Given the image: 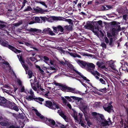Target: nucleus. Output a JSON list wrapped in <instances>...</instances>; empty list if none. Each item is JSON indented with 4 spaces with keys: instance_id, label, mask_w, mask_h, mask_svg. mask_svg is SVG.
I'll return each instance as SVG.
<instances>
[{
    "instance_id": "nucleus-1",
    "label": "nucleus",
    "mask_w": 128,
    "mask_h": 128,
    "mask_svg": "<svg viewBox=\"0 0 128 128\" xmlns=\"http://www.w3.org/2000/svg\"><path fill=\"white\" fill-rule=\"evenodd\" d=\"M70 98L77 100V104L80 107L81 110L84 113L85 119L86 122L90 120L88 114L86 112L87 110V105L82 98L75 96H70Z\"/></svg>"
},
{
    "instance_id": "nucleus-2",
    "label": "nucleus",
    "mask_w": 128,
    "mask_h": 128,
    "mask_svg": "<svg viewBox=\"0 0 128 128\" xmlns=\"http://www.w3.org/2000/svg\"><path fill=\"white\" fill-rule=\"evenodd\" d=\"M20 90L21 92H24L26 94L25 98L27 100L30 101L34 99L41 104H42V102L44 101V99L40 98H36L34 92L32 89H31L29 91H28L25 89L24 86H20Z\"/></svg>"
},
{
    "instance_id": "nucleus-3",
    "label": "nucleus",
    "mask_w": 128,
    "mask_h": 128,
    "mask_svg": "<svg viewBox=\"0 0 128 128\" xmlns=\"http://www.w3.org/2000/svg\"><path fill=\"white\" fill-rule=\"evenodd\" d=\"M92 116H94L100 122V126H101L107 127L112 124L110 118H108V120H107L104 119L102 114L95 112H92Z\"/></svg>"
},
{
    "instance_id": "nucleus-4",
    "label": "nucleus",
    "mask_w": 128,
    "mask_h": 128,
    "mask_svg": "<svg viewBox=\"0 0 128 128\" xmlns=\"http://www.w3.org/2000/svg\"><path fill=\"white\" fill-rule=\"evenodd\" d=\"M17 56L18 58L19 61L20 62L23 67L24 68L26 73H27L29 76V78H31L33 75V73L31 70H28V72L27 70H28V66L25 64L24 60L23 59L22 57L21 56L17 55Z\"/></svg>"
},
{
    "instance_id": "nucleus-5",
    "label": "nucleus",
    "mask_w": 128,
    "mask_h": 128,
    "mask_svg": "<svg viewBox=\"0 0 128 128\" xmlns=\"http://www.w3.org/2000/svg\"><path fill=\"white\" fill-rule=\"evenodd\" d=\"M86 66H87V70L91 72L94 76H95L96 74L98 76L100 75V74L97 71L94 70L95 68V66L94 64L92 63H88Z\"/></svg>"
},
{
    "instance_id": "nucleus-6",
    "label": "nucleus",
    "mask_w": 128,
    "mask_h": 128,
    "mask_svg": "<svg viewBox=\"0 0 128 128\" xmlns=\"http://www.w3.org/2000/svg\"><path fill=\"white\" fill-rule=\"evenodd\" d=\"M45 105L46 106L52 110L60 108V107L58 104L54 102L52 103V102L50 101H46Z\"/></svg>"
},
{
    "instance_id": "nucleus-7",
    "label": "nucleus",
    "mask_w": 128,
    "mask_h": 128,
    "mask_svg": "<svg viewBox=\"0 0 128 128\" xmlns=\"http://www.w3.org/2000/svg\"><path fill=\"white\" fill-rule=\"evenodd\" d=\"M75 71L78 74V75H76V76L75 78L76 79L79 80L84 86L86 88V84L84 83H83V82H82L80 79L78 78H82L84 80H85L87 82H89L90 81V80L88 79H87L86 77L84 76L82 74H81L80 72H78V71L76 70H75Z\"/></svg>"
},
{
    "instance_id": "nucleus-8",
    "label": "nucleus",
    "mask_w": 128,
    "mask_h": 128,
    "mask_svg": "<svg viewBox=\"0 0 128 128\" xmlns=\"http://www.w3.org/2000/svg\"><path fill=\"white\" fill-rule=\"evenodd\" d=\"M2 45L4 46L8 47L13 51L16 53H20L21 52L20 50L16 49L14 46L8 44V42H2L1 43Z\"/></svg>"
},
{
    "instance_id": "nucleus-9",
    "label": "nucleus",
    "mask_w": 128,
    "mask_h": 128,
    "mask_svg": "<svg viewBox=\"0 0 128 128\" xmlns=\"http://www.w3.org/2000/svg\"><path fill=\"white\" fill-rule=\"evenodd\" d=\"M66 91L70 92L74 94H79L82 96H83L84 94H87L88 93L86 90L85 91V93H82L81 92L76 90L75 88H72L68 86Z\"/></svg>"
},
{
    "instance_id": "nucleus-10",
    "label": "nucleus",
    "mask_w": 128,
    "mask_h": 128,
    "mask_svg": "<svg viewBox=\"0 0 128 128\" xmlns=\"http://www.w3.org/2000/svg\"><path fill=\"white\" fill-rule=\"evenodd\" d=\"M102 23V22L101 20H100L97 22L96 24L97 26L96 27H95V28L93 30V32L95 33L96 34H98L99 32H100L102 35L103 34L102 30L99 28V26H100Z\"/></svg>"
},
{
    "instance_id": "nucleus-11",
    "label": "nucleus",
    "mask_w": 128,
    "mask_h": 128,
    "mask_svg": "<svg viewBox=\"0 0 128 128\" xmlns=\"http://www.w3.org/2000/svg\"><path fill=\"white\" fill-rule=\"evenodd\" d=\"M45 122L47 125L53 128L57 127V124H56L54 121L52 119H46Z\"/></svg>"
},
{
    "instance_id": "nucleus-12",
    "label": "nucleus",
    "mask_w": 128,
    "mask_h": 128,
    "mask_svg": "<svg viewBox=\"0 0 128 128\" xmlns=\"http://www.w3.org/2000/svg\"><path fill=\"white\" fill-rule=\"evenodd\" d=\"M112 102H110L108 104V105H107L105 104V105L103 106V108L104 110L107 111L108 112L110 113L113 111V107L111 104Z\"/></svg>"
},
{
    "instance_id": "nucleus-13",
    "label": "nucleus",
    "mask_w": 128,
    "mask_h": 128,
    "mask_svg": "<svg viewBox=\"0 0 128 128\" xmlns=\"http://www.w3.org/2000/svg\"><path fill=\"white\" fill-rule=\"evenodd\" d=\"M52 28L54 32H57L58 31H60L62 32H64V29L63 28L60 26L59 25L57 27L53 26Z\"/></svg>"
},
{
    "instance_id": "nucleus-14",
    "label": "nucleus",
    "mask_w": 128,
    "mask_h": 128,
    "mask_svg": "<svg viewBox=\"0 0 128 128\" xmlns=\"http://www.w3.org/2000/svg\"><path fill=\"white\" fill-rule=\"evenodd\" d=\"M8 106V108L10 109L13 110L17 112L19 110V109L16 105L13 103L11 102L10 106Z\"/></svg>"
},
{
    "instance_id": "nucleus-15",
    "label": "nucleus",
    "mask_w": 128,
    "mask_h": 128,
    "mask_svg": "<svg viewBox=\"0 0 128 128\" xmlns=\"http://www.w3.org/2000/svg\"><path fill=\"white\" fill-rule=\"evenodd\" d=\"M76 60L78 64L82 68H84L86 66L87 63L84 61L78 60Z\"/></svg>"
},
{
    "instance_id": "nucleus-16",
    "label": "nucleus",
    "mask_w": 128,
    "mask_h": 128,
    "mask_svg": "<svg viewBox=\"0 0 128 128\" xmlns=\"http://www.w3.org/2000/svg\"><path fill=\"white\" fill-rule=\"evenodd\" d=\"M107 63L108 64L109 66L108 68L110 67L113 70L115 71L116 70V69L115 66L114 65V61L112 60H110L107 62Z\"/></svg>"
},
{
    "instance_id": "nucleus-17",
    "label": "nucleus",
    "mask_w": 128,
    "mask_h": 128,
    "mask_svg": "<svg viewBox=\"0 0 128 128\" xmlns=\"http://www.w3.org/2000/svg\"><path fill=\"white\" fill-rule=\"evenodd\" d=\"M0 124L2 126H7L9 124V120L6 118H4L3 120L0 122Z\"/></svg>"
},
{
    "instance_id": "nucleus-18",
    "label": "nucleus",
    "mask_w": 128,
    "mask_h": 128,
    "mask_svg": "<svg viewBox=\"0 0 128 128\" xmlns=\"http://www.w3.org/2000/svg\"><path fill=\"white\" fill-rule=\"evenodd\" d=\"M58 113L64 120L66 122H68V118L66 116L64 115L62 111L61 110H58Z\"/></svg>"
},
{
    "instance_id": "nucleus-19",
    "label": "nucleus",
    "mask_w": 128,
    "mask_h": 128,
    "mask_svg": "<svg viewBox=\"0 0 128 128\" xmlns=\"http://www.w3.org/2000/svg\"><path fill=\"white\" fill-rule=\"evenodd\" d=\"M2 60L4 61V62H3V63L4 64H5L6 65V67L8 68H9V70H11V67L10 66L9 63L8 62L4 61V60ZM12 70V72L11 73L12 75L14 76L15 77H16V75L15 73Z\"/></svg>"
},
{
    "instance_id": "nucleus-20",
    "label": "nucleus",
    "mask_w": 128,
    "mask_h": 128,
    "mask_svg": "<svg viewBox=\"0 0 128 128\" xmlns=\"http://www.w3.org/2000/svg\"><path fill=\"white\" fill-rule=\"evenodd\" d=\"M8 128H22L24 126V124H23V125L21 127L18 126L16 123L9 124Z\"/></svg>"
},
{
    "instance_id": "nucleus-21",
    "label": "nucleus",
    "mask_w": 128,
    "mask_h": 128,
    "mask_svg": "<svg viewBox=\"0 0 128 128\" xmlns=\"http://www.w3.org/2000/svg\"><path fill=\"white\" fill-rule=\"evenodd\" d=\"M2 89L3 92L6 93L11 96H13L11 94L13 92V91L12 90V89H8V90L4 88H2Z\"/></svg>"
},
{
    "instance_id": "nucleus-22",
    "label": "nucleus",
    "mask_w": 128,
    "mask_h": 128,
    "mask_svg": "<svg viewBox=\"0 0 128 128\" xmlns=\"http://www.w3.org/2000/svg\"><path fill=\"white\" fill-rule=\"evenodd\" d=\"M7 100L4 97H0V105L4 107Z\"/></svg>"
},
{
    "instance_id": "nucleus-23",
    "label": "nucleus",
    "mask_w": 128,
    "mask_h": 128,
    "mask_svg": "<svg viewBox=\"0 0 128 128\" xmlns=\"http://www.w3.org/2000/svg\"><path fill=\"white\" fill-rule=\"evenodd\" d=\"M82 114L81 113H79L78 116H75L74 117V119L77 122L79 121H81L82 120Z\"/></svg>"
},
{
    "instance_id": "nucleus-24",
    "label": "nucleus",
    "mask_w": 128,
    "mask_h": 128,
    "mask_svg": "<svg viewBox=\"0 0 128 128\" xmlns=\"http://www.w3.org/2000/svg\"><path fill=\"white\" fill-rule=\"evenodd\" d=\"M8 26L6 24H1L0 25V29L4 31H6L8 28Z\"/></svg>"
},
{
    "instance_id": "nucleus-25",
    "label": "nucleus",
    "mask_w": 128,
    "mask_h": 128,
    "mask_svg": "<svg viewBox=\"0 0 128 128\" xmlns=\"http://www.w3.org/2000/svg\"><path fill=\"white\" fill-rule=\"evenodd\" d=\"M62 100L63 101V103L66 105H67L70 109H71L72 107L71 105L68 103L66 99L65 98H62Z\"/></svg>"
},
{
    "instance_id": "nucleus-26",
    "label": "nucleus",
    "mask_w": 128,
    "mask_h": 128,
    "mask_svg": "<svg viewBox=\"0 0 128 128\" xmlns=\"http://www.w3.org/2000/svg\"><path fill=\"white\" fill-rule=\"evenodd\" d=\"M34 110L36 114L40 118L43 120L45 119V118H44V117L41 114L38 112L37 110L36 109H34Z\"/></svg>"
},
{
    "instance_id": "nucleus-27",
    "label": "nucleus",
    "mask_w": 128,
    "mask_h": 128,
    "mask_svg": "<svg viewBox=\"0 0 128 128\" xmlns=\"http://www.w3.org/2000/svg\"><path fill=\"white\" fill-rule=\"evenodd\" d=\"M111 7L109 6H103L101 7V10H107L111 8Z\"/></svg>"
},
{
    "instance_id": "nucleus-28",
    "label": "nucleus",
    "mask_w": 128,
    "mask_h": 128,
    "mask_svg": "<svg viewBox=\"0 0 128 128\" xmlns=\"http://www.w3.org/2000/svg\"><path fill=\"white\" fill-rule=\"evenodd\" d=\"M95 4L98 5V4L104 3L105 2V0H95Z\"/></svg>"
},
{
    "instance_id": "nucleus-29",
    "label": "nucleus",
    "mask_w": 128,
    "mask_h": 128,
    "mask_svg": "<svg viewBox=\"0 0 128 128\" xmlns=\"http://www.w3.org/2000/svg\"><path fill=\"white\" fill-rule=\"evenodd\" d=\"M42 59L47 64L50 65L48 64V62H50L49 59L48 57L44 56L42 57Z\"/></svg>"
},
{
    "instance_id": "nucleus-30",
    "label": "nucleus",
    "mask_w": 128,
    "mask_h": 128,
    "mask_svg": "<svg viewBox=\"0 0 128 128\" xmlns=\"http://www.w3.org/2000/svg\"><path fill=\"white\" fill-rule=\"evenodd\" d=\"M120 123L122 126L124 127L123 128H128V122H126L124 124L122 121H121Z\"/></svg>"
},
{
    "instance_id": "nucleus-31",
    "label": "nucleus",
    "mask_w": 128,
    "mask_h": 128,
    "mask_svg": "<svg viewBox=\"0 0 128 128\" xmlns=\"http://www.w3.org/2000/svg\"><path fill=\"white\" fill-rule=\"evenodd\" d=\"M78 122H79V123L81 124V126L84 128H86V123L84 121H82V120H81V121H79Z\"/></svg>"
},
{
    "instance_id": "nucleus-32",
    "label": "nucleus",
    "mask_w": 128,
    "mask_h": 128,
    "mask_svg": "<svg viewBox=\"0 0 128 128\" xmlns=\"http://www.w3.org/2000/svg\"><path fill=\"white\" fill-rule=\"evenodd\" d=\"M57 127H60L61 128H67L66 126H64L59 122H57Z\"/></svg>"
},
{
    "instance_id": "nucleus-33",
    "label": "nucleus",
    "mask_w": 128,
    "mask_h": 128,
    "mask_svg": "<svg viewBox=\"0 0 128 128\" xmlns=\"http://www.w3.org/2000/svg\"><path fill=\"white\" fill-rule=\"evenodd\" d=\"M57 127H60L61 128H67L66 126H64L59 122H57Z\"/></svg>"
},
{
    "instance_id": "nucleus-34",
    "label": "nucleus",
    "mask_w": 128,
    "mask_h": 128,
    "mask_svg": "<svg viewBox=\"0 0 128 128\" xmlns=\"http://www.w3.org/2000/svg\"><path fill=\"white\" fill-rule=\"evenodd\" d=\"M64 27L67 30H72V25L66 26H64Z\"/></svg>"
},
{
    "instance_id": "nucleus-35",
    "label": "nucleus",
    "mask_w": 128,
    "mask_h": 128,
    "mask_svg": "<svg viewBox=\"0 0 128 128\" xmlns=\"http://www.w3.org/2000/svg\"><path fill=\"white\" fill-rule=\"evenodd\" d=\"M53 19H54V20H63V19H64V18L62 17L58 16V17H54Z\"/></svg>"
},
{
    "instance_id": "nucleus-36",
    "label": "nucleus",
    "mask_w": 128,
    "mask_h": 128,
    "mask_svg": "<svg viewBox=\"0 0 128 128\" xmlns=\"http://www.w3.org/2000/svg\"><path fill=\"white\" fill-rule=\"evenodd\" d=\"M34 22L36 23H40L41 22L40 18L38 17H36L34 18Z\"/></svg>"
},
{
    "instance_id": "nucleus-37",
    "label": "nucleus",
    "mask_w": 128,
    "mask_h": 128,
    "mask_svg": "<svg viewBox=\"0 0 128 128\" xmlns=\"http://www.w3.org/2000/svg\"><path fill=\"white\" fill-rule=\"evenodd\" d=\"M50 30V28H47L44 29L43 30V32L44 33H48Z\"/></svg>"
},
{
    "instance_id": "nucleus-38",
    "label": "nucleus",
    "mask_w": 128,
    "mask_h": 128,
    "mask_svg": "<svg viewBox=\"0 0 128 128\" xmlns=\"http://www.w3.org/2000/svg\"><path fill=\"white\" fill-rule=\"evenodd\" d=\"M80 54L83 56H91L92 55L88 53H85L84 52H80Z\"/></svg>"
},
{
    "instance_id": "nucleus-39",
    "label": "nucleus",
    "mask_w": 128,
    "mask_h": 128,
    "mask_svg": "<svg viewBox=\"0 0 128 128\" xmlns=\"http://www.w3.org/2000/svg\"><path fill=\"white\" fill-rule=\"evenodd\" d=\"M20 118L22 119H25V120L26 119H27L26 118L25 114L24 113H22L21 114L20 116Z\"/></svg>"
},
{
    "instance_id": "nucleus-40",
    "label": "nucleus",
    "mask_w": 128,
    "mask_h": 128,
    "mask_svg": "<svg viewBox=\"0 0 128 128\" xmlns=\"http://www.w3.org/2000/svg\"><path fill=\"white\" fill-rule=\"evenodd\" d=\"M38 10V12L39 13L42 14L43 13L45 12H47V10H44L41 8H40Z\"/></svg>"
},
{
    "instance_id": "nucleus-41",
    "label": "nucleus",
    "mask_w": 128,
    "mask_h": 128,
    "mask_svg": "<svg viewBox=\"0 0 128 128\" xmlns=\"http://www.w3.org/2000/svg\"><path fill=\"white\" fill-rule=\"evenodd\" d=\"M11 102L8 100H7L6 103L4 105V107H7L8 108V106H10V103H11Z\"/></svg>"
},
{
    "instance_id": "nucleus-42",
    "label": "nucleus",
    "mask_w": 128,
    "mask_h": 128,
    "mask_svg": "<svg viewBox=\"0 0 128 128\" xmlns=\"http://www.w3.org/2000/svg\"><path fill=\"white\" fill-rule=\"evenodd\" d=\"M32 80H30V82L32 87L34 90L35 91H36L37 90V88L36 87V86H33V85L32 84Z\"/></svg>"
},
{
    "instance_id": "nucleus-43",
    "label": "nucleus",
    "mask_w": 128,
    "mask_h": 128,
    "mask_svg": "<svg viewBox=\"0 0 128 128\" xmlns=\"http://www.w3.org/2000/svg\"><path fill=\"white\" fill-rule=\"evenodd\" d=\"M32 80V84L33 85V86H35L37 82H38L36 78H35L34 80Z\"/></svg>"
},
{
    "instance_id": "nucleus-44",
    "label": "nucleus",
    "mask_w": 128,
    "mask_h": 128,
    "mask_svg": "<svg viewBox=\"0 0 128 128\" xmlns=\"http://www.w3.org/2000/svg\"><path fill=\"white\" fill-rule=\"evenodd\" d=\"M68 86H62L61 88L62 90L63 91H66Z\"/></svg>"
},
{
    "instance_id": "nucleus-45",
    "label": "nucleus",
    "mask_w": 128,
    "mask_h": 128,
    "mask_svg": "<svg viewBox=\"0 0 128 128\" xmlns=\"http://www.w3.org/2000/svg\"><path fill=\"white\" fill-rule=\"evenodd\" d=\"M22 23L21 22H20L16 23H14L13 24L14 26H18L22 24Z\"/></svg>"
},
{
    "instance_id": "nucleus-46",
    "label": "nucleus",
    "mask_w": 128,
    "mask_h": 128,
    "mask_svg": "<svg viewBox=\"0 0 128 128\" xmlns=\"http://www.w3.org/2000/svg\"><path fill=\"white\" fill-rule=\"evenodd\" d=\"M65 62H64L63 61H60V63L62 64L64 66L66 64H67L68 63V62L66 60H65Z\"/></svg>"
},
{
    "instance_id": "nucleus-47",
    "label": "nucleus",
    "mask_w": 128,
    "mask_h": 128,
    "mask_svg": "<svg viewBox=\"0 0 128 128\" xmlns=\"http://www.w3.org/2000/svg\"><path fill=\"white\" fill-rule=\"evenodd\" d=\"M3 87L7 88L8 89H12V88H11L10 85L8 84H6Z\"/></svg>"
},
{
    "instance_id": "nucleus-48",
    "label": "nucleus",
    "mask_w": 128,
    "mask_h": 128,
    "mask_svg": "<svg viewBox=\"0 0 128 128\" xmlns=\"http://www.w3.org/2000/svg\"><path fill=\"white\" fill-rule=\"evenodd\" d=\"M46 90V92H45L44 95L47 98L48 96V94L50 93V91L48 90Z\"/></svg>"
},
{
    "instance_id": "nucleus-49",
    "label": "nucleus",
    "mask_w": 128,
    "mask_h": 128,
    "mask_svg": "<svg viewBox=\"0 0 128 128\" xmlns=\"http://www.w3.org/2000/svg\"><path fill=\"white\" fill-rule=\"evenodd\" d=\"M32 10L30 6H28L27 8L24 10V12H26L28 11H30Z\"/></svg>"
},
{
    "instance_id": "nucleus-50",
    "label": "nucleus",
    "mask_w": 128,
    "mask_h": 128,
    "mask_svg": "<svg viewBox=\"0 0 128 128\" xmlns=\"http://www.w3.org/2000/svg\"><path fill=\"white\" fill-rule=\"evenodd\" d=\"M38 2L44 6L46 8L47 7V6L45 4V3L43 2L39 1Z\"/></svg>"
},
{
    "instance_id": "nucleus-51",
    "label": "nucleus",
    "mask_w": 128,
    "mask_h": 128,
    "mask_svg": "<svg viewBox=\"0 0 128 128\" xmlns=\"http://www.w3.org/2000/svg\"><path fill=\"white\" fill-rule=\"evenodd\" d=\"M68 54L70 55V56L74 58H76V53H74L73 52H68Z\"/></svg>"
},
{
    "instance_id": "nucleus-52",
    "label": "nucleus",
    "mask_w": 128,
    "mask_h": 128,
    "mask_svg": "<svg viewBox=\"0 0 128 128\" xmlns=\"http://www.w3.org/2000/svg\"><path fill=\"white\" fill-rule=\"evenodd\" d=\"M106 88H103L100 89L99 90L100 92H106Z\"/></svg>"
},
{
    "instance_id": "nucleus-53",
    "label": "nucleus",
    "mask_w": 128,
    "mask_h": 128,
    "mask_svg": "<svg viewBox=\"0 0 128 128\" xmlns=\"http://www.w3.org/2000/svg\"><path fill=\"white\" fill-rule=\"evenodd\" d=\"M17 82L18 84L20 86H22V81L19 79H17Z\"/></svg>"
},
{
    "instance_id": "nucleus-54",
    "label": "nucleus",
    "mask_w": 128,
    "mask_h": 128,
    "mask_svg": "<svg viewBox=\"0 0 128 128\" xmlns=\"http://www.w3.org/2000/svg\"><path fill=\"white\" fill-rule=\"evenodd\" d=\"M96 64L99 68L100 67L102 66V63L99 62H96Z\"/></svg>"
},
{
    "instance_id": "nucleus-55",
    "label": "nucleus",
    "mask_w": 128,
    "mask_h": 128,
    "mask_svg": "<svg viewBox=\"0 0 128 128\" xmlns=\"http://www.w3.org/2000/svg\"><path fill=\"white\" fill-rule=\"evenodd\" d=\"M66 21L68 22L70 24H72L73 23V21L71 19H66Z\"/></svg>"
},
{
    "instance_id": "nucleus-56",
    "label": "nucleus",
    "mask_w": 128,
    "mask_h": 128,
    "mask_svg": "<svg viewBox=\"0 0 128 128\" xmlns=\"http://www.w3.org/2000/svg\"><path fill=\"white\" fill-rule=\"evenodd\" d=\"M99 81L102 84H105V81L103 80V79L102 78H100L99 80Z\"/></svg>"
},
{
    "instance_id": "nucleus-57",
    "label": "nucleus",
    "mask_w": 128,
    "mask_h": 128,
    "mask_svg": "<svg viewBox=\"0 0 128 128\" xmlns=\"http://www.w3.org/2000/svg\"><path fill=\"white\" fill-rule=\"evenodd\" d=\"M30 32H36L37 31V29L36 28H30L28 30Z\"/></svg>"
},
{
    "instance_id": "nucleus-58",
    "label": "nucleus",
    "mask_w": 128,
    "mask_h": 128,
    "mask_svg": "<svg viewBox=\"0 0 128 128\" xmlns=\"http://www.w3.org/2000/svg\"><path fill=\"white\" fill-rule=\"evenodd\" d=\"M24 43L25 45L27 46H29L30 47V46H32V44L28 42H24Z\"/></svg>"
},
{
    "instance_id": "nucleus-59",
    "label": "nucleus",
    "mask_w": 128,
    "mask_h": 128,
    "mask_svg": "<svg viewBox=\"0 0 128 128\" xmlns=\"http://www.w3.org/2000/svg\"><path fill=\"white\" fill-rule=\"evenodd\" d=\"M101 46L103 48H106V44L104 42H102L101 44Z\"/></svg>"
},
{
    "instance_id": "nucleus-60",
    "label": "nucleus",
    "mask_w": 128,
    "mask_h": 128,
    "mask_svg": "<svg viewBox=\"0 0 128 128\" xmlns=\"http://www.w3.org/2000/svg\"><path fill=\"white\" fill-rule=\"evenodd\" d=\"M41 18L43 22H45L46 21V17H41Z\"/></svg>"
},
{
    "instance_id": "nucleus-61",
    "label": "nucleus",
    "mask_w": 128,
    "mask_h": 128,
    "mask_svg": "<svg viewBox=\"0 0 128 128\" xmlns=\"http://www.w3.org/2000/svg\"><path fill=\"white\" fill-rule=\"evenodd\" d=\"M84 27L88 29L90 27V24H86L84 25Z\"/></svg>"
},
{
    "instance_id": "nucleus-62",
    "label": "nucleus",
    "mask_w": 128,
    "mask_h": 128,
    "mask_svg": "<svg viewBox=\"0 0 128 128\" xmlns=\"http://www.w3.org/2000/svg\"><path fill=\"white\" fill-rule=\"evenodd\" d=\"M48 33H49V34L51 35L52 36L55 35L53 31H51L50 29V30Z\"/></svg>"
},
{
    "instance_id": "nucleus-63",
    "label": "nucleus",
    "mask_w": 128,
    "mask_h": 128,
    "mask_svg": "<svg viewBox=\"0 0 128 128\" xmlns=\"http://www.w3.org/2000/svg\"><path fill=\"white\" fill-rule=\"evenodd\" d=\"M104 39L106 44H108L109 43V40L107 37H105L104 38Z\"/></svg>"
},
{
    "instance_id": "nucleus-64",
    "label": "nucleus",
    "mask_w": 128,
    "mask_h": 128,
    "mask_svg": "<svg viewBox=\"0 0 128 128\" xmlns=\"http://www.w3.org/2000/svg\"><path fill=\"white\" fill-rule=\"evenodd\" d=\"M36 86L38 88H40V86L39 84V82H38L35 86Z\"/></svg>"
}]
</instances>
